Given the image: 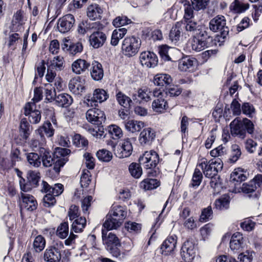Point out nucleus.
Instances as JSON below:
<instances>
[{"mask_svg": "<svg viewBox=\"0 0 262 262\" xmlns=\"http://www.w3.org/2000/svg\"><path fill=\"white\" fill-rule=\"evenodd\" d=\"M103 227L102 229L103 241L106 245L107 250L113 254L115 251V234L110 232L107 236V232L115 228V210L113 208H112L106 215Z\"/></svg>", "mask_w": 262, "mask_h": 262, "instance_id": "1", "label": "nucleus"}, {"mask_svg": "<svg viewBox=\"0 0 262 262\" xmlns=\"http://www.w3.org/2000/svg\"><path fill=\"white\" fill-rule=\"evenodd\" d=\"M230 127L231 134L233 136H237L242 139L245 138L246 132L249 134H252L254 130L253 123L247 118L241 120L238 118H236L230 123Z\"/></svg>", "mask_w": 262, "mask_h": 262, "instance_id": "2", "label": "nucleus"}, {"mask_svg": "<svg viewBox=\"0 0 262 262\" xmlns=\"http://www.w3.org/2000/svg\"><path fill=\"white\" fill-rule=\"evenodd\" d=\"M41 187V192L47 193L43 199L44 206L46 207L54 206L56 202L55 196L60 195L63 191V186L60 183L50 186L47 182L42 181Z\"/></svg>", "mask_w": 262, "mask_h": 262, "instance_id": "3", "label": "nucleus"}, {"mask_svg": "<svg viewBox=\"0 0 262 262\" xmlns=\"http://www.w3.org/2000/svg\"><path fill=\"white\" fill-rule=\"evenodd\" d=\"M198 166L201 167L206 177L212 178L222 169L223 163L219 158L212 159L208 162L206 159H202Z\"/></svg>", "mask_w": 262, "mask_h": 262, "instance_id": "4", "label": "nucleus"}, {"mask_svg": "<svg viewBox=\"0 0 262 262\" xmlns=\"http://www.w3.org/2000/svg\"><path fill=\"white\" fill-rule=\"evenodd\" d=\"M141 44V39L138 37L135 36L126 37L122 44V52L127 57L135 56L138 52Z\"/></svg>", "mask_w": 262, "mask_h": 262, "instance_id": "5", "label": "nucleus"}, {"mask_svg": "<svg viewBox=\"0 0 262 262\" xmlns=\"http://www.w3.org/2000/svg\"><path fill=\"white\" fill-rule=\"evenodd\" d=\"M182 27L185 28L188 35L199 36L203 38L207 36L205 27L199 24L196 21L191 19H184Z\"/></svg>", "mask_w": 262, "mask_h": 262, "instance_id": "6", "label": "nucleus"}, {"mask_svg": "<svg viewBox=\"0 0 262 262\" xmlns=\"http://www.w3.org/2000/svg\"><path fill=\"white\" fill-rule=\"evenodd\" d=\"M141 165L147 169L155 168L159 162L158 154L155 151H145L139 159Z\"/></svg>", "mask_w": 262, "mask_h": 262, "instance_id": "7", "label": "nucleus"}, {"mask_svg": "<svg viewBox=\"0 0 262 262\" xmlns=\"http://www.w3.org/2000/svg\"><path fill=\"white\" fill-rule=\"evenodd\" d=\"M196 248L192 238L188 239L184 243L181 248L182 259L186 262H191L196 255Z\"/></svg>", "mask_w": 262, "mask_h": 262, "instance_id": "8", "label": "nucleus"}, {"mask_svg": "<svg viewBox=\"0 0 262 262\" xmlns=\"http://www.w3.org/2000/svg\"><path fill=\"white\" fill-rule=\"evenodd\" d=\"M226 21L224 16L217 15L209 23V28L213 32L220 31L221 36L225 38L229 33V29L226 26Z\"/></svg>", "mask_w": 262, "mask_h": 262, "instance_id": "9", "label": "nucleus"}, {"mask_svg": "<svg viewBox=\"0 0 262 262\" xmlns=\"http://www.w3.org/2000/svg\"><path fill=\"white\" fill-rule=\"evenodd\" d=\"M27 179L29 184H24L25 179H21L19 181L20 187L22 191L27 192L31 189V187H35L38 186L40 179V173L35 170H29L27 173Z\"/></svg>", "mask_w": 262, "mask_h": 262, "instance_id": "10", "label": "nucleus"}, {"mask_svg": "<svg viewBox=\"0 0 262 262\" xmlns=\"http://www.w3.org/2000/svg\"><path fill=\"white\" fill-rule=\"evenodd\" d=\"M107 98L106 92L103 89H96L93 93L92 97L88 96L84 100V103L88 107H96L98 105V102L101 103L105 101Z\"/></svg>", "mask_w": 262, "mask_h": 262, "instance_id": "11", "label": "nucleus"}, {"mask_svg": "<svg viewBox=\"0 0 262 262\" xmlns=\"http://www.w3.org/2000/svg\"><path fill=\"white\" fill-rule=\"evenodd\" d=\"M85 117L88 122L98 125L101 124L105 120L104 113L97 108H92L88 110Z\"/></svg>", "mask_w": 262, "mask_h": 262, "instance_id": "12", "label": "nucleus"}, {"mask_svg": "<svg viewBox=\"0 0 262 262\" xmlns=\"http://www.w3.org/2000/svg\"><path fill=\"white\" fill-rule=\"evenodd\" d=\"M75 22V20L73 15L67 14L58 20V30L61 33H67L73 28Z\"/></svg>", "mask_w": 262, "mask_h": 262, "instance_id": "13", "label": "nucleus"}, {"mask_svg": "<svg viewBox=\"0 0 262 262\" xmlns=\"http://www.w3.org/2000/svg\"><path fill=\"white\" fill-rule=\"evenodd\" d=\"M141 64L148 68H155L158 64V57L154 52L150 51L143 52L140 55Z\"/></svg>", "mask_w": 262, "mask_h": 262, "instance_id": "14", "label": "nucleus"}, {"mask_svg": "<svg viewBox=\"0 0 262 262\" xmlns=\"http://www.w3.org/2000/svg\"><path fill=\"white\" fill-rule=\"evenodd\" d=\"M35 104L32 102H28L24 107V114L29 116V121L31 123H38L41 119V114L39 111L35 110Z\"/></svg>", "mask_w": 262, "mask_h": 262, "instance_id": "15", "label": "nucleus"}, {"mask_svg": "<svg viewBox=\"0 0 262 262\" xmlns=\"http://www.w3.org/2000/svg\"><path fill=\"white\" fill-rule=\"evenodd\" d=\"M119 142L117 147V156L119 158H127L130 156L133 151L132 145L128 139L118 141Z\"/></svg>", "mask_w": 262, "mask_h": 262, "instance_id": "16", "label": "nucleus"}, {"mask_svg": "<svg viewBox=\"0 0 262 262\" xmlns=\"http://www.w3.org/2000/svg\"><path fill=\"white\" fill-rule=\"evenodd\" d=\"M43 257L48 262H59L61 259L60 251L58 247L50 246L45 250Z\"/></svg>", "mask_w": 262, "mask_h": 262, "instance_id": "17", "label": "nucleus"}, {"mask_svg": "<svg viewBox=\"0 0 262 262\" xmlns=\"http://www.w3.org/2000/svg\"><path fill=\"white\" fill-rule=\"evenodd\" d=\"M177 242V237L175 235L168 236L161 246L162 254L168 255L172 253L176 248Z\"/></svg>", "mask_w": 262, "mask_h": 262, "instance_id": "18", "label": "nucleus"}, {"mask_svg": "<svg viewBox=\"0 0 262 262\" xmlns=\"http://www.w3.org/2000/svg\"><path fill=\"white\" fill-rule=\"evenodd\" d=\"M106 39L105 34L102 32L94 31L90 36L89 41L91 46L97 49L103 46Z\"/></svg>", "mask_w": 262, "mask_h": 262, "instance_id": "19", "label": "nucleus"}, {"mask_svg": "<svg viewBox=\"0 0 262 262\" xmlns=\"http://www.w3.org/2000/svg\"><path fill=\"white\" fill-rule=\"evenodd\" d=\"M244 247V237L240 232H236L231 236L230 242V249L236 253L241 250Z\"/></svg>", "mask_w": 262, "mask_h": 262, "instance_id": "20", "label": "nucleus"}, {"mask_svg": "<svg viewBox=\"0 0 262 262\" xmlns=\"http://www.w3.org/2000/svg\"><path fill=\"white\" fill-rule=\"evenodd\" d=\"M207 39H210L208 35L205 38L199 36H193L190 43L192 50L196 52H200L207 48Z\"/></svg>", "mask_w": 262, "mask_h": 262, "instance_id": "21", "label": "nucleus"}, {"mask_svg": "<svg viewBox=\"0 0 262 262\" xmlns=\"http://www.w3.org/2000/svg\"><path fill=\"white\" fill-rule=\"evenodd\" d=\"M22 202L20 203V207L27 210L33 211L36 208V201L34 198L30 194L21 193Z\"/></svg>", "mask_w": 262, "mask_h": 262, "instance_id": "22", "label": "nucleus"}, {"mask_svg": "<svg viewBox=\"0 0 262 262\" xmlns=\"http://www.w3.org/2000/svg\"><path fill=\"white\" fill-rule=\"evenodd\" d=\"M246 171L242 168H237L234 170L230 176V182L235 186L240 184L247 179Z\"/></svg>", "mask_w": 262, "mask_h": 262, "instance_id": "23", "label": "nucleus"}, {"mask_svg": "<svg viewBox=\"0 0 262 262\" xmlns=\"http://www.w3.org/2000/svg\"><path fill=\"white\" fill-rule=\"evenodd\" d=\"M70 91L75 95H79L83 92L84 86L80 77H77L71 79L69 83Z\"/></svg>", "mask_w": 262, "mask_h": 262, "instance_id": "24", "label": "nucleus"}, {"mask_svg": "<svg viewBox=\"0 0 262 262\" xmlns=\"http://www.w3.org/2000/svg\"><path fill=\"white\" fill-rule=\"evenodd\" d=\"M25 20L24 11L21 10H17L14 14L11 21L12 29L15 31L20 29Z\"/></svg>", "mask_w": 262, "mask_h": 262, "instance_id": "25", "label": "nucleus"}, {"mask_svg": "<svg viewBox=\"0 0 262 262\" xmlns=\"http://www.w3.org/2000/svg\"><path fill=\"white\" fill-rule=\"evenodd\" d=\"M183 23L177 22L174 26L172 27L169 34L170 40L174 43H177L180 40L182 37L183 30Z\"/></svg>", "mask_w": 262, "mask_h": 262, "instance_id": "26", "label": "nucleus"}, {"mask_svg": "<svg viewBox=\"0 0 262 262\" xmlns=\"http://www.w3.org/2000/svg\"><path fill=\"white\" fill-rule=\"evenodd\" d=\"M90 65L86 60L78 59L72 64V70L76 74H80L88 70Z\"/></svg>", "mask_w": 262, "mask_h": 262, "instance_id": "27", "label": "nucleus"}, {"mask_svg": "<svg viewBox=\"0 0 262 262\" xmlns=\"http://www.w3.org/2000/svg\"><path fill=\"white\" fill-rule=\"evenodd\" d=\"M102 13V9L96 4H92L87 8V16L92 20L100 19Z\"/></svg>", "mask_w": 262, "mask_h": 262, "instance_id": "28", "label": "nucleus"}, {"mask_svg": "<svg viewBox=\"0 0 262 262\" xmlns=\"http://www.w3.org/2000/svg\"><path fill=\"white\" fill-rule=\"evenodd\" d=\"M196 60L193 58L186 57L180 60L179 62V69L183 72L191 71L193 70Z\"/></svg>", "mask_w": 262, "mask_h": 262, "instance_id": "29", "label": "nucleus"}, {"mask_svg": "<svg viewBox=\"0 0 262 262\" xmlns=\"http://www.w3.org/2000/svg\"><path fill=\"white\" fill-rule=\"evenodd\" d=\"M40 158H41V162H42L43 166L48 167L51 166L55 162L54 159L51 156V152L49 149L41 148L39 150Z\"/></svg>", "mask_w": 262, "mask_h": 262, "instance_id": "30", "label": "nucleus"}, {"mask_svg": "<svg viewBox=\"0 0 262 262\" xmlns=\"http://www.w3.org/2000/svg\"><path fill=\"white\" fill-rule=\"evenodd\" d=\"M35 134L42 137H45V135H46L47 137L50 138L53 136L54 129L52 124L50 122L47 121L35 130Z\"/></svg>", "mask_w": 262, "mask_h": 262, "instance_id": "31", "label": "nucleus"}, {"mask_svg": "<svg viewBox=\"0 0 262 262\" xmlns=\"http://www.w3.org/2000/svg\"><path fill=\"white\" fill-rule=\"evenodd\" d=\"M155 133L151 128L144 129L140 135L139 141L141 144L150 143L155 138Z\"/></svg>", "mask_w": 262, "mask_h": 262, "instance_id": "32", "label": "nucleus"}, {"mask_svg": "<svg viewBox=\"0 0 262 262\" xmlns=\"http://www.w3.org/2000/svg\"><path fill=\"white\" fill-rule=\"evenodd\" d=\"M32 130V128L27 119L23 118L19 124V132L20 136L24 140L26 141L28 139Z\"/></svg>", "mask_w": 262, "mask_h": 262, "instance_id": "33", "label": "nucleus"}, {"mask_svg": "<svg viewBox=\"0 0 262 262\" xmlns=\"http://www.w3.org/2000/svg\"><path fill=\"white\" fill-rule=\"evenodd\" d=\"M91 75L92 78L96 81L101 80L104 75L102 65L97 62L94 61L92 63V68L91 69Z\"/></svg>", "mask_w": 262, "mask_h": 262, "instance_id": "34", "label": "nucleus"}, {"mask_svg": "<svg viewBox=\"0 0 262 262\" xmlns=\"http://www.w3.org/2000/svg\"><path fill=\"white\" fill-rule=\"evenodd\" d=\"M55 101L59 106L67 107L72 103L73 98L69 94L63 93L56 96Z\"/></svg>", "mask_w": 262, "mask_h": 262, "instance_id": "35", "label": "nucleus"}, {"mask_svg": "<svg viewBox=\"0 0 262 262\" xmlns=\"http://www.w3.org/2000/svg\"><path fill=\"white\" fill-rule=\"evenodd\" d=\"M127 215V211L126 207L118 206L116 208V228L122 225Z\"/></svg>", "mask_w": 262, "mask_h": 262, "instance_id": "36", "label": "nucleus"}, {"mask_svg": "<svg viewBox=\"0 0 262 262\" xmlns=\"http://www.w3.org/2000/svg\"><path fill=\"white\" fill-rule=\"evenodd\" d=\"M154 82L156 85L163 86L170 84L172 82V78L170 75L166 74H158L154 77Z\"/></svg>", "mask_w": 262, "mask_h": 262, "instance_id": "37", "label": "nucleus"}, {"mask_svg": "<svg viewBox=\"0 0 262 262\" xmlns=\"http://www.w3.org/2000/svg\"><path fill=\"white\" fill-rule=\"evenodd\" d=\"M46 144V139L45 137L38 135L35 134L34 137L29 142L30 146L34 150L36 148H45L44 146Z\"/></svg>", "mask_w": 262, "mask_h": 262, "instance_id": "38", "label": "nucleus"}, {"mask_svg": "<svg viewBox=\"0 0 262 262\" xmlns=\"http://www.w3.org/2000/svg\"><path fill=\"white\" fill-rule=\"evenodd\" d=\"M71 230L75 233L81 232L86 224V220L85 217H79L73 220Z\"/></svg>", "mask_w": 262, "mask_h": 262, "instance_id": "39", "label": "nucleus"}, {"mask_svg": "<svg viewBox=\"0 0 262 262\" xmlns=\"http://www.w3.org/2000/svg\"><path fill=\"white\" fill-rule=\"evenodd\" d=\"M26 156L29 166L37 168L40 166V155L35 152H29L27 153Z\"/></svg>", "mask_w": 262, "mask_h": 262, "instance_id": "40", "label": "nucleus"}, {"mask_svg": "<svg viewBox=\"0 0 262 262\" xmlns=\"http://www.w3.org/2000/svg\"><path fill=\"white\" fill-rule=\"evenodd\" d=\"M144 126L142 121L132 120L125 124V127L128 131L134 133L139 132Z\"/></svg>", "mask_w": 262, "mask_h": 262, "instance_id": "41", "label": "nucleus"}, {"mask_svg": "<svg viewBox=\"0 0 262 262\" xmlns=\"http://www.w3.org/2000/svg\"><path fill=\"white\" fill-rule=\"evenodd\" d=\"M48 67L57 71H62L64 68L63 57L61 56H55L51 60L50 64Z\"/></svg>", "mask_w": 262, "mask_h": 262, "instance_id": "42", "label": "nucleus"}, {"mask_svg": "<svg viewBox=\"0 0 262 262\" xmlns=\"http://www.w3.org/2000/svg\"><path fill=\"white\" fill-rule=\"evenodd\" d=\"M159 185V181L157 179H147L141 182L140 187L145 190H147L156 188Z\"/></svg>", "mask_w": 262, "mask_h": 262, "instance_id": "43", "label": "nucleus"}, {"mask_svg": "<svg viewBox=\"0 0 262 262\" xmlns=\"http://www.w3.org/2000/svg\"><path fill=\"white\" fill-rule=\"evenodd\" d=\"M184 14L183 19H191L194 17V8L192 4L188 1L185 0L182 2Z\"/></svg>", "mask_w": 262, "mask_h": 262, "instance_id": "44", "label": "nucleus"}, {"mask_svg": "<svg viewBox=\"0 0 262 262\" xmlns=\"http://www.w3.org/2000/svg\"><path fill=\"white\" fill-rule=\"evenodd\" d=\"M167 102L162 97L157 98L154 100L152 107L155 112L162 113L166 108Z\"/></svg>", "mask_w": 262, "mask_h": 262, "instance_id": "45", "label": "nucleus"}, {"mask_svg": "<svg viewBox=\"0 0 262 262\" xmlns=\"http://www.w3.org/2000/svg\"><path fill=\"white\" fill-rule=\"evenodd\" d=\"M229 196L227 194H225L215 201V205L217 209H226L229 207Z\"/></svg>", "mask_w": 262, "mask_h": 262, "instance_id": "46", "label": "nucleus"}, {"mask_svg": "<svg viewBox=\"0 0 262 262\" xmlns=\"http://www.w3.org/2000/svg\"><path fill=\"white\" fill-rule=\"evenodd\" d=\"M46 246V240L41 235L37 236L33 243V248L36 252H40L43 250Z\"/></svg>", "mask_w": 262, "mask_h": 262, "instance_id": "47", "label": "nucleus"}, {"mask_svg": "<svg viewBox=\"0 0 262 262\" xmlns=\"http://www.w3.org/2000/svg\"><path fill=\"white\" fill-rule=\"evenodd\" d=\"M128 170L132 176L136 179L139 178L142 174V169L140 163H131L129 166Z\"/></svg>", "mask_w": 262, "mask_h": 262, "instance_id": "48", "label": "nucleus"}, {"mask_svg": "<svg viewBox=\"0 0 262 262\" xmlns=\"http://www.w3.org/2000/svg\"><path fill=\"white\" fill-rule=\"evenodd\" d=\"M174 50L173 48H169L166 45H162L159 47V53L161 58L165 61L171 60L170 55Z\"/></svg>", "mask_w": 262, "mask_h": 262, "instance_id": "49", "label": "nucleus"}, {"mask_svg": "<svg viewBox=\"0 0 262 262\" xmlns=\"http://www.w3.org/2000/svg\"><path fill=\"white\" fill-rule=\"evenodd\" d=\"M69 225L67 222L61 223L56 230V235L60 238H66L69 234Z\"/></svg>", "mask_w": 262, "mask_h": 262, "instance_id": "50", "label": "nucleus"}, {"mask_svg": "<svg viewBox=\"0 0 262 262\" xmlns=\"http://www.w3.org/2000/svg\"><path fill=\"white\" fill-rule=\"evenodd\" d=\"M98 159L101 161L108 162L113 158L112 153L105 149L99 150L96 153Z\"/></svg>", "mask_w": 262, "mask_h": 262, "instance_id": "51", "label": "nucleus"}, {"mask_svg": "<svg viewBox=\"0 0 262 262\" xmlns=\"http://www.w3.org/2000/svg\"><path fill=\"white\" fill-rule=\"evenodd\" d=\"M202 179L203 174L201 171L197 167L195 168L192 176V181L190 184V186L192 187H198L200 185Z\"/></svg>", "mask_w": 262, "mask_h": 262, "instance_id": "52", "label": "nucleus"}, {"mask_svg": "<svg viewBox=\"0 0 262 262\" xmlns=\"http://www.w3.org/2000/svg\"><path fill=\"white\" fill-rule=\"evenodd\" d=\"M241 155V151L238 145L236 144L233 145L231 146V151L229 160L231 163L236 162Z\"/></svg>", "mask_w": 262, "mask_h": 262, "instance_id": "53", "label": "nucleus"}, {"mask_svg": "<svg viewBox=\"0 0 262 262\" xmlns=\"http://www.w3.org/2000/svg\"><path fill=\"white\" fill-rule=\"evenodd\" d=\"M231 8L236 13H242L249 8L248 4L241 3L237 0H235L231 6Z\"/></svg>", "mask_w": 262, "mask_h": 262, "instance_id": "54", "label": "nucleus"}, {"mask_svg": "<svg viewBox=\"0 0 262 262\" xmlns=\"http://www.w3.org/2000/svg\"><path fill=\"white\" fill-rule=\"evenodd\" d=\"M213 216V211L211 206H208L203 209L200 217L201 222H206L211 219Z\"/></svg>", "mask_w": 262, "mask_h": 262, "instance_id": "55", "label": "nucleus"}, {"mask_svg": "<svg viewBox=\"0 0 262 262\" xmlns=\"http://www.w3.org/2000/svg\"><path fill=\"white\" fill-rule=\"evenodd\" d=\"M116 97L119 104L125 108H127L129 106L130 102H132L129 97L121 92L117 94Z\"/></svg>", "mask_w": 262, "mask_h": 262, "instance_id": "56", "label": "nucleus"}, {"mask_svg": "<svg viewBox=\"0 0 262 262\" xmlns=\"http://www.w3.org/2000/svg\"><path fill=\"white\" fill-rule=\"evenodd\" d=\"M73 141L74 144L78 147H84L88 145V141L79 134L74 135Z\"/></svg>", "mask_w": 262, "mask_h": 262, "instance_id": "57", "label": "nucleus"}, {"mask_svg": "<svg viewBox=\"0 0 262 262\" xmlns=\"http://www.w3.org/2000/svg\"><path fill=\"white\" fill-rule=\"evenodd\" d=\"M92 200L93 197L92 196H87L81 200V207L83 214L89 213V210L91 206Z\"/></svg>", "mask_w": 262, "mask_h": 262, "instance_id": "58", "label": "nucleus"}, {"mask_svg": "<svg viewBox=\"0 0 262 262\" xmlns=\"http://www.w3.org/2000/svg\"><path fill=\"white\" fill-rule=\"evenodd\" d=\"M243 113L249 117H252L255 113V108L253 105L248 102H245L242 106Z\"/></svg>", "mask_w": 262, "mask_h": 262, "instance_id": "59", "label": "nucleus"}, {"mask_svg": "<svg viewBox=\"0 0 262 262\" xmlns=\"http://www.w3.org/2000/svg\"><path fill=\"white\" fill-rule=\"evenodd\" d=\"M91 173L88 170H84L80 178V183L82 187H87L91 181Z\"/></svg>", "mask_w": 262, "mask_h": 262, "instance_id": "60", "label": "nucleus"}, {"mask_svg": "<svg viewBox=\"0 0 262 262\" xmlns=\"http://www.w3.org/2000/svg\"><path fill=\"white\" fill-rule=\"evenodd\" d=\"M209 0H191V4L195 11L204 10L206 8Z\"/></svg>", "mask_w": 262, "mask_h": 262, "instance_id": "61", "label": "nucleus"}, {"mask_svg": "<svg viewBox=\"0 0 262 262\" xmlns=\"http://www.w3.org/2000/svg\"><path fill=\"white\" fill-rule=\"evenodd\" d=\"M46 89L45 90V96L46 99L49 101H52V100H55L56 97L55 88H53V89L49 88L51 86V84H47Z\"/></svg>", "mask_w": 262, "mask_h": 262, "instance_id": "62", "label": "nucleus"}, {"mask_svg": "<svg viewBox=\"0 0 262 262\" xmlns=\"http://www.w3.org/2000/svg\"><path fill=\"white\" fill-rule=\"evenodd\" d=\"M125 228L129 232H138L141 229V225L136 222H128L125 224Z\"/></svg>", "mask_w": 262, "mask_h": 262, "instance_id": "63", "label": "nucleus"}, {"mask_svg": "<svg viewBox=\"0 0 262 262\" xmlns=\"http://www.w3.org/2000/svg\"><path fill=\"white\" fill-rule=\"evenodd\" d=\"M68 50L70 54L74 55L81 52L83 46L81 42H78L71 45Z\"/></svg>", "mask_w": 262, "mask_h": 262, "instance_id": "64", "label": "nucleus"}]
</instances>
